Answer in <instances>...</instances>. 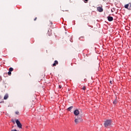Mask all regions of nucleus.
<instances>
[{"instance_id":"nucleus-18","label":"nucleus","mask_w":131,"mask_h":131,"mask_svg":"<svg viewBox=\"0 0 131 131\" xmlns=\"http://www.w3.org/2000/svg\"><path fill=\"white\" fill-rule=\"evenodd\" d=\"M36 19H37V17H35V18L34 19V21H36Z\"/></svg>"},{"instance_id":"nucleus-16","label":"nucleus","mask_w":131,"mask_h":131,"mask_svg":"<svg viewBox=\"0 0 131 131\" xmlns=\"http://www.w3.org/2000/svg\"><path fill=\"white\" fill-rule=\"evenodd\" d=\"M58 88H59V89H62V85H59Z\"/></svg>"},{"instance_id":"nucleus-13","label":"nucleus","mask_w":131,"mask_h":131,"mask_svg":"<svg viewBox=\"0 0 131 131\" xmlns=\"http://www.w3.org/2000/svg\"><path fill=\"white\" fill-rule=\"evenodd\" d=\"M128 10H131V3H129V9Z\"/></svg>"},{"instance_id":"nucleus-17","label":"nucleus","mask_w":131,"mask_h":131,"mask_svg":"<svg viewBox=\"0 0 131 131\" xmlns=\"http://www.w3.org/2000/svg\"><path fill=\"white\" fill-rule=\"evenodd\" d=\"M84 1V2L86 3H88V2H89V0H83Z\"/></svg>"},{"instance_id":"nucleus-20","label":"nucleus","mask_w":131,"mask_h":131,"mask_svg":"<svg viewBox=\"0 0 131 131\" xmlns=\"http://www.w3.org/2000/svg\"><path fill=\"white\" fill-rule=\"evenodd\" d=\"M51 34H52V33H51L50 34H49V35H51Z\"/></svg>"},{"instance_id":"nucleus-4","label":"nucleus","mask_w":131,"mask_h":131,"mask_svg":"<svg viewBox=\"0 0 131 131\" xmlns=\"http://www.w3.org/2000/svg\"><path fill=\"white\" fill-rule=\"evenodd\" d=\"M74 114L75 116H78L79 115V111L78 110H76L74 112Z\"/></svg>"},{"instance_id":"nucleus-8","label":"nucleus","mask_w":131,"mask_h":131,"mask_svg":"<svg viewBox=\"0 0 131 131\" xmlns=\"http://www.w3.org/2000/svg\"><path fill=\"white\" fill-rule=\"evenodd\" d=\"M74 122L76 124H78V123H79V120L78 119H75Z\"/></svg>"},{"instance_id":"nucleus-14","label":"nucleus","mask_w":131,"mask_h":131,"mask_svg":"<svg viewBox=\"0 0 131 131\" xmlns=\"http://www.w3.org/2000/svg\"><path fill=\"white\" fill-rule=\"evenodd\" d=\"M113 104H114L115 105L117 104V101H116V100L114 101H113Z\"/></svg>"},{"instance_id":"nucleus-9","label":"nucleus","mask_w":131,"mask_h":131,"mask_svg":"<svg viewBox=\"0 0 131 131\" xmlns=\"http://www.w3.org/2000/svg\"><path fill=\"white\" fill-rule=\"evenodd\" d=\"M8 98H9V95L6 94L4 96V100H7L8 99Z\"/></svg>"},{"instance_id":"nucleus-11","label":"nucleus","mask_w":131,"mask_h":131,"mask_svg":"<svg viewBox=\"0 0 131 131\" xmlns=\"http://www.w3.org/2000/svg\"><path fill=\"white\" fill-rule=\"evenodd\" d=\"M73 108V106H70L69 108H68L67 110L68 111H71V110Z\"/></svg>"},{"instance_id":"nucleus-19","label":"nucleus","mask_w":131,"mask_h":131,"mask_svg":"<svg viewBox=\"0 0 131 131\" xmlns=\"http://www.w3.org/2000/svg\"><path fill=\"white\" fill-rule=\"evenodd\" d=\"M110 83H111V84H112V81H110Z\"/></svg>"},{"instance_id":"nucleus-1","label":"nucleus","mask_w":131,"mask_h":131,"mask_svg":"<svg viewBox=\"0 0 131 131\" xmlns=\"http://www.w3.org/2000/svg\"><path fill=\"white\" fill-rule=\"evenodd\" d=\"M112 123V120H107L105 121L104 125L105 127H108L109 125H111V123Z\"/></svg>"},{"instance_id":"nucleus-2","label":"nucleus","mask_w":131,"mask_h":131,"mask_svg":"<svg viewBox=\"0 0 131 131\" xmlns=\"http://www.w3.org/2000/svg\"><path fill=\"white\" fill-rule=\"evenodd\" d=\"M15 122L17 124V127H18V128H19V129L22 128V124H21V122H20V121H19V120L17 119L15 120Z\"/></svg>"},{"instance_id":"nucleus-3","label":"nucleus","mask_w":131,"mask_h":131,"mask_svg":"<svg viewBox=\"0 0 131 131\" xmlns=\"http://www.w3.org/2000/svg\"><path fill=\"white\" fill-rule=\"evenodd\" d=\"M12 71H14V69L13 68H10L9 69V72H8V74L9 76H11L12 74Z\"/></svg>"},{"instance_id":"nucleus-10","label":"nucleus","mask_w":131,"mask_h":131,"mask_svg":"<svg viewBox=\"0 0 131 131\" xmlns=\"http://www.w3.org/2000/svg\"><path fill=\"white\" fill-rule=\"evenodd\" d=\"M129 6V3L128 4H126V5H125V6H124V8H125V9H127L128 10V9H129V8H128V7Z\"/></svg>"},{"instance_id":"nucleus-15","label":"nucleus","mask_w":131,"mask_h":131,"mask_svg":"<svg viewBox=\"0 0 131 131\" xmlns=\"http://www.w3.org/2000/svg\"><path fill=\"white\" fill-rule=\"evenodd\" d=\"M15 114H16V115H19V111L15 112Z\"/></svg>"},{"instance_id":"nucleus-5","label":"nucleus","mask_w":131,"mask_h":131,"mask_svg":"<svg viewBox=\"0 0 131 131\" xmlns=\"http://www.w3.org/2000/svg\"><path fill=\"white\" fill-rule=\"evenodd\" d=\"M97 11H98V12H100V13L103 12V8L101 7H97Z\"/></svg>"},{"instance_id":"nucleus-7","label":"nucleus","mask_w":131,"mask_h":131,"mask_svg":"<svg viewBox=\"0 0 131 131\" xmlns=\"http://www.w3.org/2000/svg\"><path fill=\"white\" fill-rule=\"evenodd\" d=\"M59 64V62L57 60H55L54 63L52 64V66L55 67L56 65H58Z\"/></svg>"},{"instance_id":"nucleus-6","label":"nucleus","mask_w":131,"mask_h":131,"mask_svg":"<svg viewBox=\"0 0 131 131\" xmlns=\"http://www.w3.org/2000/svg\"><path fill=\"white\" fill-rule=\"evenodd\" d=\"M107 20L110 22H111V21H113V17H112V16H108L107 17Z\"/></svg>"},{"instance_id":"nucleus-12","label":"nucleus","mask_w":131,"mask_h":131,"mask_svg":"<svg viewBox=\"0 0 131 131\" xmlns=\"http://www.w3.org/2000/svg\"><path fill=\"white\" fill-rule=\"evenodd\" d=\"M82 90H83V91H85V90H86V88L85 87V86H83L82 88Z\"/></svg>"}]
</instances>
